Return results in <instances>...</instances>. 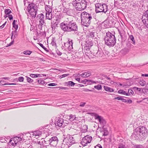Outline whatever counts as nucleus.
<instances>
[{"label":"nucleus","mask_w":148,"mask_h":148,"mask_svg":"<svg viewBox=\"0 0 148 148\" xmlns=\"http://www.w3.org/2000/svg\"><path fill=\"white\" fill-rule=\"evenodd\" d=\"M94 88L98 90H100L102 89V86L101 85L99 84L94 86Z\"/></svg>","instance_id":"36"},{"label":"nucleus","mask_w":148,"mask_h":148,"mask_svg":"<svg viewBox=\"0 0 148 148\" xmlns=\"http://www.w3.org/2000/svg\"><path fill=\"white\" fill-rule=\"evenodd\" d=\"M37 17L38 18H42L43 17H45L44 15L42 13H41L40 14H38L37 16Z\"/></svg>","instance_id":"59"},{"label":"nucleus","mask_w":148,"mask_h":148,"mask_svg":"<svg viewBox=\"0 0 148 148\" xmlns=\"http://www.w3.org/2000/svg\"><path fill=\"white\" fill-rule=\"evenodd\" d=\"M52 12H46L45 18L46 19L51 20L52 18Z\"/></svg>","instance_id":"13"},{"label":"nucleus","mask_w":148,"mask_h":148,"mask_svg":"<svg viewBox=\"0 0 148 148\" xmlns=\"http://www.w3.org/2000/svg\"><path fill=\"white\" fill-rule=\"evenodd\" d=\"M59 22L58 21V19H54L51 22V25H53V26H56L58 27V25Z\"/></svg>","instance_id":"23"},{"label":"nucleus","mask_w":148,"mask_h":148,"mask_svg":"<svg viewBox=\"0 0 148 148\" xmlns=\"http://www.w3.org/2000/svg\"><path fill=\"white\" fill-rule=\"evenodd\" d=\"M66 42L69 43V45H70V46H73V40H70V39H69L68 41Z\"/></svg>","instance_id":"60"},{"label":"nucleus","mask_w":148,"mask_h":148,"mask_svg":"<svg viewBox=\"0 0 148 148\" xmlns=\"http://www.w3.org/2000/svg\"><path fill=\"white\" fill-rule=\"evenodd\" d=\"M129 38L132 41V42L133 44L135 45V41L134 40V37L133 35H129Z\"/></svg>","instance_id":"32"},{"label":"nucleus","mask_w":148,"mask_h":148,"mask_svg":"<svg viewBox=\"0 0 148 148\" xmlns=\"http://www.w3.org/2000/svg\"><path fill=\"white\" fill-rule=\"evenodd\" d=\"M130 88L132 89H133L135 92H136L137 91H138L139 92H140L141 90V88H139L136 87H134L133 88Z\"/></svg>","instance_id":"44"},{"label":"nucleus","mask_w":148,"mask_h":148,"mask_svg":"<svg viewBox=\"0 0 148 148\" xmlns=\"http://www.w3.org/2000/svg\"><path fill=\"white\" fill-rule=\"evenodd\" d=\"M95 11L96 13L104 12L105 14L108 11V6L105 3H97L95 4Z\"/></svg>","instance_id":"6"},{"label":"nucleus","mask_w":148,"mask_h":148,"mask_svg":"<svg viewBox=\"0 0 148 148\" xmlns=\"http://www.w3.org/2000/svg\"><path fill=\"white\" fill-rule=\"evenodd\" d=\"M129 84H123V87H124L125 88H128L132 84H133V83H131V82H129Z\"/></svg>","instance_id":"55"},{"label":"nucleus","mask_w":148,"mask_h":148,"mask_svg":"<svg viewBox=\"0 0 148 148\" xmlns=\"http://www.w3.org/2000/svg\"><path fill=\"white\" fill-rule=\"evenodd\" d=\"M132 45L131 44L130 41H128L126 43V46L127 48H129L130 50L131 49V47Z\"/></svg>","instance_id":"45"},{"label":"nucleus","mask_w":148,"mask_h":148,"mask_svg":"<svg viewBox=\"0 0 148 148\" xmlns=\"http://www.w3.org/2000/svg\"><path fill=\"white\" fill-rule=\"evenodd\" d=\"M118 93L119 94L125 95L126 96H128L130 95L129 93H126V91L120 89L118 91Z\"/></svg>","instance_id":"20"},{"label":"nucleus","mask_w":148,"mask_h":148,"mask_svg":"<svg viewBox=\"0 0 148 148\" xmlns=\"http://www.w3.org/2000/svg\"><path fill=\"white\" fill-rule=\"evenodd\" d=\"M45 9L46 12H52V9L51 8V6L49 5H45Z\"/></svg>","instance_id":"31"},{"label":"nucleus","mask_w":148,"mask_h":148,"mask_svg":"<svg viewBox=\"0 0 148 148\" xmlns=\"http://www.w3.org/2000/svg\"><path fill=\"white\" fill-rule=\"evenodd\" d=\"M56 141L57 143H58L59 140L56 136H53L51 138L49 139V140H48L49 143V144L51 146L55 147V145H53L52 144H51V143L53 141Z\"/></svg>","instance_id":"11"},{"label":"nucleus","mask_w":148,"mask_h":148,"mask_svg":"<svg viewBox=\"0 0 148 148\" xmlns=\"http://www.w3.org/2000/svg\"><path fill=\"white\" fill-rule=\"evenodd\" d=\"M133 131L132 134L135 135L138 138H139V136L143 137L145 134H148L147 130L145 127L143 126H139L135 129H134Z\"/></svg>","instance_id":"4"},{"label":"nucleus","mask_w":148,"mask_h":148,"mask_svg":"<svg viewBox=\"0 0 148 148\" xmlns=\"http://www.w3.org/2000/svg\"><path fill=\"white\" fill-rule=\"evenodd\" d=\"M82 128V127L81 128V127L80 128V129L81 130V132L83 133H84L87 132L88 131V126L86 125H83Z\"/></svg>","instance_id":"18"},{"label":"nucleus","mask_w":148,"mask_h":148,"mask_svg":"<svg viewBox=\"0 0 148 148\" xmlns=\"http://www.w3.org/2000/svg\"><path fill=\"white\" fill-rule=\"evenodd\" d=\"M29 76L32 78L41 77H42L41 74H31Z\"/></svg>","instance_id":"29"},{"label":"nucleus","mask_w":148,"mask_h":148,"mask_svg":"<svg viewBox=\"0 0 148 148\" xmlns=\"http://www.w3.org/2000/svg\"><path fill=\"white\" fill-rule=\"evenodd\" d=\"M27 1V3L29 4L27 7V10L32 18H34L36 17L37 11V8L35 6L36 4Z\"/></svg>","instance_id":"5"},{"label":"nucleus","mask_w":148,"mask_h":148,"mask_svg":"<svg viewBox=\"0 0 148 148\" xmlns=\"http://www.w3.org/2000/svg\"><path fill=\"white\" fill-rule=\"evenodd\" d=\"M69 8H66L65 7H64L63 11V12L64 13H66L68 11V10H69Z\"/></svg>","instance_id":"62"},{"label":"nucleus","mask_w":148,"mask_h":148,"mask_svg":"<svg viewBox=\"0 0 148 148\" xmlns=\"http://www.w3.org/2000/svg\"><path fill=\"white\" fill-rule=\"evenodd\" d=\"M125 97L127 98L126 97L122 96H119V97H115L114 98V99L116 100H121L123 99V98Z\"/></svg>","instance_id":"49"},{"label":"nucleus","mask_w":148,"mask_h":148,"mask_svg":"<svg viewBox=\"0 0 148 148\" xmlns=\"http://www.w3.org/2000/svg\"><path fill=\"white\" fill-rule=\"evenodd\" d=\"M93 43L91 41L88 40L87 41H86V43L84 47V50L86 51H85V52L89 54V53L88 51H89L90 49L92 46Z\"/></svg>","instance_id":"8"},{"label":"nucleus","mask_w":148,"mask_h":148,"mask_svg":"<svg viewBox=\"0 0 148 148\" xmlns=\"http://www.w3.org/2000/svg\"><path fill=\"white\" fill-rule=\"evenodd\" d=\"M103 136H106L108 135L109 132L107 130V128H105L103 129Z\"/></svg>","instance_id":"33"},{"label":"nucleus","mask_w":148,"mask_h":148,"mask_svg":"<svg viewBox=\"0 0 148 148\" xmlns=\"http://www.w3.org/2000/svg\"><path fill=\"white\" fill-rule=\"evenodd\" d=\"M17 140H18V141H21L23 140V141H22L23 142V141H24V142H25V139H24L23 138V137H22V138H21L20 136H17Z\"/></svg>","instance_id":"57"},{"label":"nucleus","mask_w":148,"mask_h":148,"mask_svg":"<svg viewBox=\"0 0 148 148\" xmlns=\"http://www.w3.org/2000/svg\"><path fill=\"white\" fill-rule=\"evenodd\" d=\"M80 16L82 25L88 27L90 25L91 20L92 18L91 14L84 11L81 13Z\"/></svg>","instance_id":"3"},{"label":"nucleus","mask_w":148,"mask_h":148,"mask_svg":"<svg viewBox=\"0 0 148 148\" xmlns=\"http://www.w3.org/2000/svg\"><path fill=\"white\" fill-rule=\"evenodd\" d=\"M16 22H17V21L16 20H14L12 22V25H13V28H14L15 29H18V26L17 24L16 25Z\"/></svg>","instance_id":"34"},{"label":"nucleus","mask_w":148,"mask_h":148,"mask_svg":"<svg viewBox=\"0 0 148 148\" xmlns=\"http://www.w3.org/2000/svg\"><path fill=\"white\" fill-rule=\"evenodd\" d=\"M87 114H90L92 116H94L95 119L98 120L100 124H106V120L101 116L97 114L95 112H87Z\"/></svg>","instance_id":"7"},{"label":"nucleus","mask_w":148,"mask_h":148,"mask_svg":"<svg viewBox=\"0 0 148 148\" xmlns=\"http://www.w3.org/2000/svg\"><path fill=\"white\" fill-rule=\"evenodd\" d=\"M69 138H68V139H70V140H71V141H70V143L72 144H74V143H76L74 141L75 140H74V138L73 137H71L69 136Z\"/></svg>","instance_id":"41"},{"label":"nucleus","mask_w":148,"mask_h":148,"mask_svg":"<svg viewBox=\"0 0 148 148\" xmlns=\"http://www.w3.org/2000/svg\"><path fill=\"white\" fill-rule=\"evenodd\" d=\"M87 138L89 139V140H87L86 141V142L85 143V144H82V146H83L84 147L86 146L88 143H90L91 142L92 140V137L91 136H90L89 137H87Z\"/></svg>","instance_id":"24"},{"label":"nucleus","mask_w":148,"mask_h":148,"mask_svg":"<svg viewBox=\"0 0 148 148\" xmlns=\"http://www.w3.org/2000/svg\"><path fill=\"white\" fill-rule=\"evenodd\" d=\"M69 120L70 121H73L75 119V116L72 114H70L69 116Z\"/></svg>","instance_id":"43"},{"label":"nucleus","mask_w":148,"mask_h":148,"mask_svg":"<svg viewBox=\"0 0 148 148\" xmlns=\"http://www.w3.org/2000/svg\"><path fill=\"white\" fill-rule=\"evenodd\" d=\"M53 88H59V89H62V90H63V89H64V90H68L69 89V88H67V87H62V86H59V87H53Z\"/></svg>","instance_id":"40"},{"label":"nucleus","mask_w":148,"mask_h":148,"mask_svg":"<svg viewBox=\"0 0 148 148\" xmlns=\"http://www.w3.org/2000/svg\"><path fill=\"white\" fill-rule=\"evenodd\" d=\"M32 53V51L29 50H26L23 51V53L25 55H29Z\"/></svg>","instance_id":"39"},{"label":"nucleus","mask_w":148,"mask_h":148,"mask_svg":"<svg viewBox=\"0 0 148 148\" xmlns=\"http://www.w3.org/2000/svg\"><path fill=\"white\" fill-rule=\"evenodd\" d=\"M18 80L20 82H23L24 80V78L22 76L19 77L18 78Z\"/></svg>","instance_id":"61"},{"label":"nucleus","mask_w":148,"mask_h":148,"mask_svg":"<svg viewBox=\"0 0 148 148\" xmlns=\"http://www.w3.org/2000/svg\"><path fill=\"white\" fill-rule=\"evenodd\" d=\"M81 2V7H76L75 9L76 10L81 11L83 10L86 8L87 2L86 1V0H82V1Z\"/></svg>","instance_id":"9"},{"label":"nucleus","mask_w":148,"mask_h":148,"mask_svg":"<svg viewBox=\"0 0 148 148\" xmlns=\"http://www.w3.org/2000/svg\"><path fill=\"white\" fill-rule=\"evenodd\" d=\"M134 147L135 148H145V146H143L141 145H135Z\"/></svg>","instance_id":"52"},{"label":"nucleus","mask_w":148,"mask_h":148,"mask_svg":"<svg viewBox=\"0 0 148 148\" xmlns=\"http://www.w3.org/2000/svg\"><path fill=\"white\" fill-rule=\"evenodd\" d=\"M56 119H55L54 124H55V127L57 128L58 126V125H59L60 123H61V121L62 119H57V118H56Z\"/></svg>","instance_id":"15"},{"label":"nucleus","mask_w":148,"mask_h":148,"mask_svg":"<svg viewBox=\"0 0 148 148\" xmlns=\"http://www.w3.org/2000/svg\"><path fill=\"white\" fill-rule=\"evenodd\" d=\"M118 148H125V145L123 143H120L118 146Z\"/></svg>","instance_id":"63"},{"label":"nucleus","mask_w":148,"mask_h":148,"mask_svg":"<svg viewBox=\"0 0 148 148\" xmlns=\"http://www.w3.org/2000/svg\"><path fill=\"white\" fill-rule=\"evenodd\" d=\"M85 72L86 73V75H85V77H85H87L90 76L91 73L90 71H87V72Z\"/></svg>","instance_id":"58"},{"label":"nucleus","mask_w":148,"mask_h":148,"mask_svg":"<svg viewBox=\"0 0 148 148\" xmlns=\"http://www.w3.org/2000/svg\"><path fill=\"white\" fill-rule=\"evenodd\" d=\"M144 94L148 93V88H144L142 90Z\"/></svg>","instance_id":"64"},{"label":"nucleus","mask_w":148,"mask_h":148,"mask_svg":"<svg viewBox=\"0 0 148 148\" xmlns=\"http://www.w3.org/2000/svg\"><path fill=\"white\" fill-rule=\"evenodd\" d=\"M64 45L66 47H67L68 49V50L70 51L71 50L73 49V46H70V45H69V43H64Z\"/></svg>","instance_id":"28"},{"label":"nucleus","mask_w":148,"mask_h":148,"mask_svg":"<svg viewBox=\"0 0 148 148\" xmlns=\"http://www.w3.org/2000/svg\"><path fill=\"white\" fill-rule=\"evenodd\" d=\"M26 77L27 78V82L29 83H32L34 82L33 80L31 79L29 77L27 76H26Z\"/></svg>","instance_id":"48"},{"label":"nucleus","mask_w":148,"mask_h":148,"mask_svg":"<svg viewBox=\"0 0 148 148\" xmlns=\"http://www.w3.org/2000/svg\"><path fill=\"white\" fill-rule=\"evenodd\" d=\"M56 40L55 37H53L51 39V44L53 46H57L56 43Z\"/></svg>","instance_id":"30"},{"label":"nucleus","mask_w":148,"mask_h":148,"mask_svg":"<svg viewBox=\"0 0 148 148\" xmlns=\"http://www.w3.org/2000/svg\"><path fill=\"white\" fill-rule=\"evenodd\" d=\"M64 83L65 84V85L68 86H73L76 84L72 81H69L67 82H66Z\"/></svg>","instance_id":"17"},{"label":"nucleus","mask_w":148,"mask_h":148,"mask_svg":"<svg viewBox=\"0 0 148 148\" xmlns=\"http://www.w3.org/2000/svg\"><path fill=\"white\" fill-rule=\"evenodd\" d=\"M98 49L93 50V51L91 52V51H90L91 53V54H92L94 56H97L98 53Z\"/></svg>","instance_id":"38"},{"label":"nucleus","mask_w":148,"mask_h":148,"mask_svg":"<svg viewBox=\"0 0 148 148\" xmlns=\"http://www.w3.org/2000/svg\"><path fill=\"white\" fill-rule=\"evenodd\" d=\"M111 18V20H109L108 22L111 25L112 27L116 24V20H114L113 17H112Z\"/></svg>","instance_id":"22"},{"label":"nucleus","mask_w":148,"mask_h":148,"mask_svg":"<svg viewBox=\"0 0 148 148\" xmlns=\"http://www.w3.org/2000/svg\"><path fill=\"white\" fill-rule=\"evenodd\" d=\"M115 34V32L113 31L110 32L108 31L106 33L103 40L105 42V44L109 47H114L116 43Z\"/></svg>","instance_id":"2"},{"label":"nucleus","mask_w":148,"mask_h":148,"mask_svg":"<svg viewBox=\"0 0 148 148\" xmlns=\"http://www.w3.org/2000/svg\"><path fill=\"white\" fill-rule=\"evenodd\" d=\"M95 32H90L89 34V36L91 38H93L95 36Z\"/></svg>","instance_id":"56"},{"label":"nucleus","mask_w":148,"mask_h":148,"mask_svg":"<svg viewBox=\"0 0 148 148\" xmlns=\"http://www.w3.org/2000/svg\"><path fill=\"white\" fill-rule=\"evenodd\" d=\"M140 84L142 86H144L146 84L145 81L143 79L141 80L139 82Z\"/></svg>","instance_id":"47"},{"label":"nucleus","mask_w":148,"mask_h":148,"mask_svg":"<svg viewBox=\"0 0 148 148\" xmlns=\"http://www.w3.org/2000/svg\"><path fill=\"white\" fill-rule=\"evenodd\" d=\"M67 20L64 21L60 24L61 29L64 32L77 31L78 26L76 22L73 20L69 21L68 18Z\"/></svg>","instance_id":"1"},{"label":"nucleus","mask_w":148,"mask_h":148,"mask_svg":"<svg viewBox=\"0 0 148 148\" xmlns=\"http://www.w3.org/2000/svg\"><path fill=\"white\" fill-rule=\"evenodd\" d=\"M72 12V11L71 9H69V10H68V11L67 12L66 14L67 15L69 16H71L72 14H73V12Z\"/></svg>","instance_id":"53"},{"label":"nucleus","mask_w":148,"mask_h":148,"mask_svg":"<svg viewBox=\"0 0 148 148\" xmlns=\"http://www.w3.org/2000/svg\"><path fill=\"white\" fill-rule=\"evenodd\" d=\"M72 4L73 6H75V8L76 7H81V2H76L72 1Z\"/></svg>","instance_id":"27"},{"label":"nucleus","mask_w":148,"mask_h":148,"mask_svg":"<svg viewBox=\"0 0 148 148\" xmlns=\"http://www.w3.org/2000/svg\"><path fill=\"white\" fill-rule=\"evenodd\" d=\"M5 141L7 142V140H6L5 138L3 137H0V142L3 143H5Z\"/></svg>","instance_id":"54"},{"label":"nucleus","mask_w":148,"mask_h":148,"mask_svg":"<svg viewBox=\"0 0 148 148\" xmlns=\"http://www.w3.org/2000/svg\"><path fill=\"white\" fill-rule=\"evenodd\" d=\"M130 50L129 48H124L122 49L120 51V53L123 55H125L128 53Z\"/></svg>","instance_id":"12"},{"label":"nucleus","mask_w":148,"mask_h":148,"mask_svg":"<svg viewBox=\"0 0 148 148\" xmlns=\"http://www.w3.org/2000/svg\"><path fill=\"white\" fill-rule=\"evenodd\" d=\"M12 12L9 9H5L4 10V13L7 15H10Z\"/></svg>","instance_id":"37"},{"label":"nucleus","mask_w":148,"mask_h":148,"mask_svg":"<svg viewBox=\"0 0 148 148\" xmlns=\"http://www.w3.org/2000/svg\"><path fill=\"white\" fill-rule=\"evenodd\" d=\"M103 55L105 56H108L110 54V52L109 51L106 50L105 48H103Z\"/></svg>","instance_id":"35"},{"label":"nucleus","mask_w":148,"mask_h":148,"mask_svg":"<svg viewBox=\"0 0 148 148\" xmlns=\"http://www.w3.org/2000/svg\"><path fill=\"white\" fill-rule=\"evenodd\" d=\"M103 88L107 92H112L114 91V89L113 88H110L108 86H104Z\"/></svg>","instance_id":"19"},{"label":"nucleus","mask_w":148,"mask_h":148,"mask_svg":"<svg viewBox=\"0 0 148 148\" xmlns=\"http://www.w3.org/2000/svg\"><path fill=\"white\" fill-rule=\"evenodd\" d=\"M38 44L39 45L42 47L44 50H45L47 52H49V51L47 49L44 47L43 45L41 43H39Z\"/></svg>","instance_id":"46"},{"label":"nucleus","mask_w":148,"mask_h":148,"mask_svg":"<svg viewBox=\"0 0 148 148\" xmlns=\"http://www.w3.org/2000/svg\"><path fill=\"white\" fill-rule=\"evenodd\" d=\"M34 132H36V134L34 135L36 136H39L42 134V132L39 130H37L34 131Z\"/></svg>","instance_id":"42"},{"label":"nucleus","mask_w":148,"mask_h":148,"mask_svg":"<svg viewBox=\"0 0 148 148\" xmlns=\"http://www.w3.org/2000/svg\"><path fill=\"white\" fill-rule=\"evenodd\" d=\"M8 83H6L4 80H0V85L2 86L8 85Z\"/></svg>","instance_id":"50"},{"label":"nucleus","mask_w":148,"mask_h":148,"mask_svg":"<svg viewBox=\"0 0 148 148\" xmlns=\"http://www.w3.org/2000/svg\"><path fill=\"white\" fill-rule=\"evenodd\" d=\"M103 25L104 26V27L105 28H109L110 27H111V25H110V24L109 23V22L108 21V23L106 21H103V22H102L101 23H99V25Z\"/></svg>","instance_id":"14"},{"label":"nucleus","mask_w":148,"mask_h":148,"mask_svg":"<svg viewBox=\"0 0 148 148\" xmlns=\"http://www.w3.org/2000/svg\"><path fill=\"white\" fill-rule=\"evenodd\" d=\"M121 38L122 39V42H124L126 39V37L125 34H122L120 32H119Z\"/></svg>","instance_id":"25"},{"label":"nucleus","mask_w":148,"mask_h":148,"mask_svg":"<svg viewBox=\"0 0 148 148\" xmlns=\"http://www.w3.org/2000/svg\"><path fill=\"white\" fill-rule=\"evenodd\" d=\"M143 15L147 18V23L146 19H144L142 20V22L143 24L145 25V27L148 28V9L143 13Z\"/></svg>","instance_id":"10"},{"label":"nucleus","mask_w":148,"mask_h":148,"mask_svg":"<svg viewBox=\"0 0 148 148\" xmlns=\"http://www.w3.org/2000/svg\"><path fill=\"white\" fill-rule=\"evenodd\" d=\"M97 49V56H99V57H102L103 56V50H102L101 48L99 49L98 47Z\"/></svg>","instance_id":"16"},{"label":"nucleus","mask_w":148,"mask_h":148,"mask_svg":"<svg viewBox=\"0 0 148 148\" xmlns=\"http://www.w3.org/2000/svg\"><path fill=\"white\" fill-rule=\"evenodd\" d=\"M16 142H13L12 138H11L9 142L8 143V145H10L14 147H15L16 146Z\"/></svg>","instance_id":"21"},{"label":"nucleus","mask_w":148,"mask_h":148,"mask_svg":"<svg viewBox=\"0 0 148 148\" xmlns=\"http://www.w3.org/2000/svg\"><path fill=\"white\" fill-rule=\"evenodd\" d=\"M69 75V73H68V74H63L62 75H59L58 76H59V77L60 79H61L65 77H67V76H68V75Z\"/></svg>","instance_id":"51"},{"label":"nucleus","mask_w":148,"mask_h":148,"mask_svg":"<svg viewBox=\"0 0 148 148\" xmlns=\"http://www.w3.org/2000/svg\"><path fill=\"white\" fill-rule=\"evenodd\" d=\"M72 4L73 6H75V8L76 7H81V2H76L72 1Z\"/></svg>","instance_id":"26"}]
</instances>
